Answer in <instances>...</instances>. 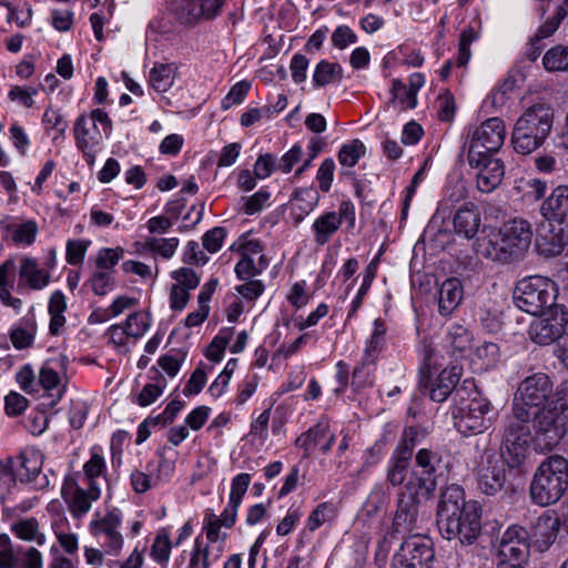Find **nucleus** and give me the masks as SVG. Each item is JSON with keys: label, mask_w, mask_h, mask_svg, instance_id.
Returning a JSON list of instances; mask_svg holds the SVG:
<instances>
[{"label": "nucleus", "mask_w": 568, "mask_h": 568, "mask_svg": "<svg viewBox=\"0 0 568 568\" xmlns=\"http://www.w3.org/2000/svg\"><path fill=\"white\" fill-rule=\"evenodd\" d=\"M481 514L480 504L467 501L460 486L453 484L440 491L436 523L445 539L473 545L481 532Z\"/></svg>", "instance_id": "1"}, {"label": "nucleus", "mask_w": 568, "mask_h": 568, "mask_svg": "<svg viewBox=\"0 0 568 568\" xmlns=\"http://www.w3.org/2000/svg\"><path fill=\"white\" fill-rule=\"evenodd\" d=\"M499 239L483 240L477 252L484 257L500 264H511L524 258L534 236L531 224L521 217H515L499 230Z\"/></svg>", "instance_id": "2"}, {"label": "nucleus", "mask_w": 568, "mask_h": 568, "mask_svg": "<svg viewBox=\"0 0 568 568\" xmlns=\"http://www.w3.org/2000/svg\"><path fill=\"white\" fill-rule=\"evenodd\" d=\"M454 403L455 427L464 436L481 434L491 426L490 400L473 383L464 382L454 393Z\"/></svg>", "instance_id": "3"}, {"label": "nucleus", "mask_w": 568, "mask_h": 568, "mask_svg": "<svg viewBox=\"0 0 568 568\" xmlns=\"http://www.w3.org/2000/svg\"><path fill=\"white\" fill-rule=\"evenodd\" d=\"M554 125V109L538 102L527 108L517 119L511 143L517 153L527 155L539 149L550 134Z\"/></svg>", "instance_id": "4"}, {"label": "nucleus", "mask_w": 568, "mask_h": 568, "mask_svg": "<svg viewBox=\"0 0 568 568\" xmlns=\"http://www.w3.org/2000/svg\"><path fill=\"white\" fill-rule=\"evenodd\" d=\"M568 490V459L561 455L546 457L537 467L529 487L534 504L547 507L559 501Z\"/></svg>", "instance_id": "5"}, {"label": "nucleus", "mask_w": 568, "mask_h": 568, "mask_svg": "<svg viewBox=\"0 0 568 568\" xmlns=\"http://www.w3.org/2000/svg\"><path fill=\"white\" fill-rule=\"evenodd\" d=\"M557 284L549 277L535 275L520 280L514 290V302L521 311L537 316L557 306Z\"/></svg>", "instance_id": "6"}, {"label": "nucleus", "mask_w": 568, "mask_h": 568, "mask_svg": "<svg viewBox=\"0 0 568 568\" xmlns=\"http://www.w3.org/2000/svg\"><path fill=\"white\" fill-rule=\"evenodd\" d=\"M565 410L564 404H549L531 415L536 440L542 448L551 449L566 435L568 417Z\"/></svg>", "instance_id": "7"}, {"label": "nucleus", "mask_w": 568, "mask_h": 568, "mask_svg": "<svg viewBox=\"0 0 568 568\" xmlns=\"http://www.w3.org/2000/svg\"><path fill=\"white\" fill-rule=\"evenodd\" d=\"M567 325L568 311L560 304L538 314L528 327V336L536 344L550 345L566 335Z\"/></svg>", "instance_id": "8"}, {"label": "nucleus", "mask_w": 568, "mask_h": 568, "mask_svg": "<svg viewBox=\"0 0 568 568\" xmlns=\"http://www.w3.org/2000/svg\"><path fill=\"white\" fill-rule=\"evenodd\" d=\"M506 126L500 118H490L478 126L470 139L468 163H478L483 154H495L503 146Z\"/></svg>", "instance_id": "9"}, {"label": "nucleus", "mask_w": 568, "mask_h": 568, "mask_svg": "<svg viewBox=\"0 0 568 568\" xmlns=\"http://www.w3.org/2000/svg\"><path fill=\"white\" fill-rule=\"evenodd\" d=\"M554 392V384L548 375L536 373L526 377L519 385L515 397L514 407H523L529 413L538 412L547 407V403Z\"/></svg>", "instance_id": "10"}, {"label": "nucleus", "mask_w": 568, "mask_h": 568, "mask_svg": "<svg viewBox=\"0 0 568 568\" xmlns=\"http://www.w3.org/2000/svg\"><path fill=\"white\" fill-rule=\"evenodd\" d=\"M433 541L423 535L408 537L395 554L392 568H432Z\"/></svg>", "instance_id": "11"}, {"label": "nucleus", "mask_w": 568, "mask_h": 568, "mask_svg": "<svg viewBox=\"0 0 568 568\" xmlns=\"http://www.w3.org/2000/svg\"><path fill=\"white\" fill-rule=\"evenodd\" d=\"M568 245V223L542 221L538 224L535 236V251L544 258L559 256Z\"/></svg>", "instance_id": "12"}, {"label": "nucleus", "mask_w": 568, "mask_h": 568, "mask_svg": "<svg viewBox=\"0 0 568 568\" xmlns=\"http://www.w3.org/2000/svg\"><path fill=\"white\" fill-rule=\"evenodd\" d=\"M506 483V464L494 450H485L477 466L478 488L488 496L499 493Z\"/></svg>", "instance_id": "13"}, {"label": "nucleus", "mask_w": 568, "mask_h": 568, "mask_svg": "<svg viewBox=\"0 0 568 568\" xmlns=\"http://www.w3.org/2000/svg\"><path fill=\"white\" fill-rule=\"evenodd\" d=\"M498 555L500 561L524 564L529 556V532L524 527L513 525L503 534Z\"/></svg>", "instance_id": "14"}, {"label": "nucleus", "mask_w": 568, "mask_h": 568, "mask_svg": "<svg viewBox=\"0 0 568 568\" xmlns=\"http://www.w3.org/2000/svg\"><path fill=\"white\" fill-rule=\"evenodd\" d=\"M224 0H182L175 8L178 19L184 24H193L201 18L217 16Z\"/></svg>", "instance_id": "15"}, {"label": "nucleus", "mask_w": 568, "mask_h": 568, "mask_svg": "<svg viewBox=\"0 0 568 568\" xmlns=\"http://www.w3.org/2000/svg\"><path fill=\"white\" fill-rule=\"evenodd\" d=\"M478 163H469L471 168L478 169L477 187L480 192L494 191L503 181L505 166L501 160L493 158V154H483Z\"/></svg>", "instance_id": "16"}, {"label": "nucleus", "mask_w": 568, "mask_h": 568, "mask_svg": "<svg viewBox=\"0 0 568 568\" xmlns=\"http://www.w3.org/2000/svg\"><path fill=\"white\" fill-rule=\"evenodd\" d=\"M560 528L559 517L550 510L542 513L530 526L529 539L538 545L540 550L547 549L555 542Z\"/></svg>", "instance_id": "17"}, {"label": "nucleus", "mask_w": 568, "mask_h": 568, "mask_svg": "<svg viewBox=\"0 0 568 568\" xmlns=\"http://www.w3.org/2000/svg\"><path fill=\"white\" fill-rule=\"evenodd\" d=\"M481 217L479 209L473 202L464 203L453 219L454 230L459 236L467 240L474 239L480 227Z\"/></svg>", "instance_id": "18"}, {"label": "nucleus", "mask_w": 568, "mask_h": 568, "mask_svg": "<svg viewBox=\"0 0 568 568\" xmlns=\"http://www.w3.org/2000/svg\"><path fill=\"white\" fill-rule=\"evenodd\" d=\"M540 213L547 221L567 222L568 214V185L555 187L551 194L542 202Z\"/></svg>", "instance_id": "19"}, {"label": "nucleus", "mask_w": 568, "mask_h": 568, "mask_svg": "<svg viewBox=\"0 0 568 568\" xmlns=\"http://www.w3.org/2000/svg\"><path fill=\"white\" fill-rule=\"evenodd\" d=\"M419 497L400 491L397 499L394 525L413 530L416 527L419 513Z\"/></svg>", "instance_id": "20"}, {"label": "nucleus", "mask_w": 568, "mask_h": 568, "mask_svg": "<svg viewBox=\"0 0 568 568\" xmlns=\"http://www.w3.org/2000/svg\"><path fill=\"white\" fill-rule=\"evenodd\" d=\"M460 379L459 368L452 366L444 368L429 387V397L432 400L442 403L459 388L457 387Z\"/></svg>", "instance_id": "21"}, {"label": "nucleus", "mask_w": 568, "mask_h": 568, "mask_svg": "<svg viewBox=\"0 0 568 568\" xmlns=\"http://www.w3.org/2000/svg\"><path fill=\"white\" fill-rule=\"evenodd\" d=\"M90 121L85 115H80L74 123V140L77 148L84 154L88 162H93L95 148L99 145V132L90 133Z\"/></svg>", "instance_id": "22"}, {"label": "nucleus", "mask_w": 568, "mask_h": 568, "mask_svg": "<svg viewBox=\"0 0 568 568\" xmlns=\"http://www.w3.org/2000/svg\"><path fill=\"white\" fill-rule=\"evenodd\" d=\"M463 298L462 283L457 277L444 281L438 291V310L440 315L448 316Z\"/></svg>", "instance_id": "23"}, {"label": "nucleus", "mask_w": 568, "mask_h": 568, "mask_svg": "<svg viewBox=\"0 0 568 568\" xmlns=\"http://www.w3.org/2000/svg\"><path fill=\"white\" fill-rule=\"evenodd\" d=\"M530 443L531 437L504 433L503 448L510 466L516 467L523 464L527 456Z\"/></svg>", "instance_id": "24"}, {"label": "nucleus", "mask_w": 568, "mask_h": 568, "mask_svg": "<svg viewBox=\"0 0 568 568\" xmlns=\"http://www.w3.org/2000/svg\"><path fill=\"white\" fill-rule=\"evenodd\" d=\"M120 523V516L114 511L109 513L102 519L92 523V526L97 528L98 531L106 535L109 539L108 547L115 552H118L123 545V538L118 531Z\"/></svg>", "instance_id": "25"}, {"label": "nucleus", "mask_w": 568, "mask_h": 568, "mask_svg": "<svg viewBox=\"0 0 568 568\" xmlns=\"http://www.w3.org/2000/svg\"><path fill=\"white\" fill-rule=\"evenodd\" d=\"M318 196L316 193L308 189L297 190L292 199L291 215L294 223L300 224L304 217L313 211Z\"/></svg>", "instance_id": "26"}, {"label": "nucleus", "mask_w": 568, "mask_h": 568, "mask_svg": "<svg viewBox=\"0 0 568 568\" xmlns=\"http://www.w3.org/2000/svg\"><path fill=\"white\" fill-rule=\"evenodd\" d=\"M532 414L523 407L513 406L511 413L505 417L504 433L531 437L529 423Z\"/></svg>", "instance_id": "27"}, {"label": "nucleus", "mask_w": 568, "mask_h": 568, "mask_svg": "<svg viewBox=\"0 0 568 568\" xmlns=\"http://www.w3.org/2000/svg\"><path fill=\"white\" fill-rule=\"evenodd\" d=\"M436 476L423 474V471L419 474L417 471H412L409 480L405 484L403 491L416 497L423 496L425 498H430L436 490Z\"/></svg>", "instance_id": "28"}, {"label": "nucleus", "mask_w": 568, "mask_h": 568, "mask_svg": "<svg viewBox=\"0 0 568 568\" xmlns=\"http://www.w3.org/2000/svg\"><path fill=\"white\" fill-rule=\"evenodd\" d=\"M341 227V217L336 212H327L315 220L313 229L315 231V242L318 245L326 244L331 236Z\"/></svg>", "instance_id": "29"}, {"label": "nucleus", "mask_w": 568, "mask_h": 568, "mask_svg": "<svg viewBox=\"0 0 568 568\" xmlns=\"http://www.w3.org/2000/svg\"><path fill=\"white\" fill-rule=\"evenodd\" d=\"M100 496V488L97 484L89 485L88 490L78 487L70 501V509L75 517H81L91 508L92 500Z\"/></svg>", "instance_id": "30"}, {"label": "nucleus", "mask_w": 568, "mask_h": 568, "mask_svg": "<svg viewBox=\"0 0 568 568\" xmlns=\"http://www.w3.org/2000/svg\"><path fill=\"white\" fill-rule=\"evenodd\" d=\"M20 277L28 282V285L33 290H41L49 283V273L44 270L38 268L37 262L33 258L24 257L20 267Z\"/></svg>", "instance_id": "31"}, {"label": "nucleus", "mask_w": 568, "mask_h": 568, "mask_svg": "<svg viewBox=\"0 0 568 568\" xmlns=\"http://www.w3.org/2000/svg\"><path fill=\"white\" fill-rule=\"evenodd\" d=\"M427 435L426 429L417 426H408L404 429L402 437L394 450L395 454L412 459L415 446Z\"/></svg>", "instance_id": "32"}, {"label": "nucleus", "mask_w": 568, "mask_h": 568, "mask_svg": "<svg viewBox=\"0 0 568 568\" xmlns=\"http://www.w3.org/2000/svg\"><path fill=\"white\" fill-rule=\"evenodd\" d=\"M412 459L393 453L386 469V480L393 487L402 486L407 477Z\"/></svg>", "instance_id": "33"}, {"label": "nucleus", "mask_w": 568, "mask_h": 568, "mask_svg": "<svg viewBox=\"0 0 568 568\" xmlns=\"http://www.w3.org/2000/svg\"><path fill=\"white\" fill-rule=\"evenodd\" d=\"M542 65L549 72L568 71V47L558 44L547 50Z\"/></svg>", "instance_id": "34"}, {"label": "nucleus", "mask_w": 568, "mask_h": 568, "mask_svg": "<svg viewBox=\"0 0 568 568\" xmlns=\"http://www.w3.org/2000/svg\"><path fill=\"white\" fill-rule=\"evenodd\" d=\"M140 245V252H152L158 253L164 258H170L173 256L178 245L179 240L176 237L171 239H158V237H149L144 241V243H136Z\"/></svg>", "instance_id": "35"}, {"label": "nucleus", "mask_w": 568, "mask_h": 568, "mask_svg": "<svg viewBox=\"0 0 568 568\" xmlns=\"http://www.w3.org/2000/svg\"><path fill=\"white\" fill-rule=\"evenodd\" d=\"M343 70L338 63H331L325 60L321 61L313 75L314 84L317 87H324L334 80L342 79Z\"/></svg>", "instance_id": "36"}, {"label": "nucleus", "mask_w": 568, "mask_h": 568, "mask_svg": "<svg viewBox=\"0 0 568 568\" xmlns=\"http://www.w3.org/2000/svg\"><path fill=\"white\" fill-rule=\"evenodd\" d=\"M328 424L326 422H318L314 427L303 433L295 440L297 447L303 448L308 454L316 444L326 436Z\"/></svg>", "instance_id": "37"}, {"label": "nucleus", "mask_w": 568, "mask_h": 568, "mask_svg": "<svg viewBox=\"0 0 568 568\" xmlns=\"http://www.w3.org/2000/svg\"><path fill=\"white\" fill-rule=\"evenodd\" d=\"M442 463V455L429 448H420L415 455V464L423 474L436 476Z\"/></svg>", "instance_id": "38"}, {"label": "nucleus", "mask_w": 568, "mask_h": 568, "mask_svg": "<svg viewBox=\"0 0 568 568\" xmlns=\"http://www.w3.org/2000/svg\"><path fill=\"white\" fill-rule=\"evenodd\" d=\"M39 525L34 518L21 519L12 525L14 534L24 540H36L39 545L44 542V535L39 532Z\"/></svg>", "instance_id": "39"}, {"label": "nucleus", "mask_w": 568, "mask_h": 568, "mask_svg": "<svg viewBox=\"0 0 568 568\" xmlns=\"http://www.w3.org/2000/svg\"><path fill=\"white\" fill-rule=\"evenodd\" d=\"M366 148L359 140H353L348 144H344L338 152V161L344 166H354L358 160L365 154Z\"/></svg>", "instance_id": "40"}, {"label": "nucleus", "mask_w": 568, "mask_h": 568, "mask_svg": "<svg viewBox=\"0 0 568 568\" xmlns=\"http://www.w3.org/2000/svg\"><path fill=\"white\" fill-rule=\"evenodd\" d=\"M172 70L169 64H155L150 71V83L158 92H165L172 84Z\"/></svg>", "instance_id": "41"}, {"label": "nucleus", "mask_w": 568, "mask_h": 568, "mask_svg": "<svg viewBox=\"0 0 568 568\" xmlns=\"http://www.w3.org/2000/svg\"><path fill=\"white\" fill-rule=\"evenodd\" d=\"M8 229L12 231V241L18 244H32L38 233V226L34 221H26L17 225L12 224Z\"/></svg>", "instance_id": "42"}, {"label": "nucleus", "mask_w": 568, "mask_h": 568, "mask_svg": "<svg viewBox=\"0 0 568 568\" xmlns=\"http://www.w3.org/2000/svg\"><path fill=\"white\" fill-rule=\"evenodd\" d=\"M386 325L384 321L377 318L374 321V331L365 348V357L374 359L382 349L385 342Z\"/></svg>", "instance_id": "43"}, {"label": "nucleus", "mask_w": 568, "mask_h": 568, "mask_svg": "<svg viewBox=\"0 0 568 568\" xmlns=\"http://www.w3.org/2000/svg\"><path fill=\"white\" fill-rule=\"evenodd\" d=\"M233 336V328L222 329L219 335H216L206 351V357L213 362H220L224 354L225 347L229 344Z\"/></svg>", "instance_id": "44"}, {"label": "nucleus", "mask_w": 568, "mask_h": 568, "mask_svg": "<svg viewBox=\"0 0 568 568\" xmlns=\"http://www.w3.org/2000/svg\"><path fill=\"white\" fill-rule=\"evenodd\" d=\"M335 515L334 505L331 503H322L320 504L310 515L308 517V529L311 531L316 530L324 523L332 520Z\"/></svg>", "instance_id": "45"}, {"label": "nucleus", "mask_w": 568, "mask_h": 568, "mask_svg": "<svg viewBox=\"0 0 568 568\" xmlns=\"http://www.w3.org/2000/svg\"><path fill=\"white\" fill-rule=\"evenodd\" d=\"M567 13L568 0L565 1V6L558 7L556 13L539 27L537 31V39H545L550 37L558 29L560 21L566 17Z\"/></svg>", "instance_id": "46"}, {"label": "nucleus", "mask_w": 568, "mask_h": 568, "mask_svg": "<svg viewBox=\"0 0 568 568\" xmlns=\"http://www.w3.org/2000/svg\"><path fill=\"white\" fill-rule=\"evenodd\" d=\"M375 275H376V266L371 263L367 265L366 270H365V275H364V278H363V283L358 290V293L356 295V297L353 300L352 302V308L348 313V317L353 316L356 311L361 307L362 305V302H363V297L366 295V293L368 292L374 278H375Z\"/></svg>", "instance_id": "47"}, {"label": "nucleus", "mask_w": 568, "mask_h": 568, "mask_svg": "<svg viewBox=\"0 0 568 568\" xmlns=\"http://www.w3.org/2000/svg\"><path fill=\"white\" fill-rule=\"evenodd\" d=\"M124 250L122 247L116 248H102L99 251L95 265L101 271L112 270L122 257Z\"/></svg>", "instance_id": "48"}, {"label": "nucleus", "mask_w": 568, "mask_h": 568, "mask_svg": "<svg viewBox=\"0 0 568 568\" xmlns=\"http://www.w3.org/2000/svg\"><path fill=\"white\" fill-rule=\"evenodd\" d=\"M171 552L170 536L165 530H162L156 536L152 547L151 555L159 562H164L169 559Z\"/></svg>", "instance_id": "49"}, {"label": "nucleus", "mask_w": 568, "mask_h": 568, "mask_svg": "<svg viewBox=\"0 0 568 568\" xmlns=\"http://www.w3.org/2000/svg\"><path fill=\"white\" fill-rule=\"evenodd\" d=\"M251 483V476L246 473L235 476L232 480V487L230 493V501L234 506H240L242 497L246 493Z\"/></svg>", "instance_id": "50"}, {"label": "nucleus", "mask_w": 568, "mask_h": 568, "mask_svg": "<svg viewBox=\"0 0 568 568\" xmlns=\"http://www.w3.org/2000/svg\"><path fill=\"white\" fill-rule=\"evenodd\" d=\"M165 384L166 381L164 377H161V382L156 384H146L138 396V404L144 407L154 403L156 398L162 394Z\"/></svg>", "instance_id": "51"}, {"label": "nucleus", "mask_w": 568, "mask_h": 568, "mask_svg": "<svg viewBox=\"0 0 568 568\" xmlns=\"http://www.w3.org/2000/svg\"><path fill=\"white\" fill-rule=\"evenodd\" d=\"M17 468L21 481H33L40 473L36 462L28 459L23 454L17 458Z\"/></svg>", "instance_id": "52"}, {"label": "nucleus", "mask_w": 568, "mask_h": 568, "mask_svg": "<svg viewBox=\"0 0 568 568\" xmlns=\"http://www.w3.org/2000/svg\"><path fill=\"white\" fill-rule=\"evenodd\" d=\"M124 327L129 336L140 338L149 328V323L145 321L144 315L135 312L128 316Z\"/></svg>", "instance_id": "53"}, {"label": "nucleus", "mask_w": 568, "mask_h": 568, "mask_svg": "<svg viewBox=\"0 0 568 568\" xmlns=\"http://www.w3.org/2000/svg\"><path fill=\"white\" fill-rule=\"evenodd\" d=\"M104 470V459L97 453H93L91 458L83 466V473L89 480V485L95 484V478L101 476Z\"/></svg>", "instance_id": "54"}, {"label": "nucleus", "mask_w": 568, "mask_h": 568, "mask_svg": "<svg viewBox=\"0 0 568 568\" xmlns=\"http://www.w3.org/2000/svg\"><path fill=\"white\" fill-rule=\"evenodd\" d=\"M251 88L250 82L241 81L234 84L222 101L223 109H230L233 104L241 103Z\"/></svg>", "instance_id": "55"}, {"label": "nucleus", "mask_w": 568, "mask_h": 568, "mask_svg": "<svg viewBox=\"0 0 568 568\" xmlns=\"http://www.w3.org/2000/svg\"><path fill=\"white\" fill-rule=\"evenodd\" d=\"M90 242L80 240H70L67 243V261L71 265L82 263Z\"/></svg>", "instance_id": "56"}, {"label": "nucleus", "mask_w": 568, "mask_h": 568, "mask_svg": "<svg viewBox=\"0 0 568 568\" xmlns=\"http://www.w3.org/2000/svg\"><path fill=\"white\" fill-rule=\"evenodd\" d=\"M226 236V230L222 226L213 227L207 231L202 239L203 246L210 252H217L223 243L224 237Z\"/></svg>", "instance_id": "57"}, {"label": "nucleus", "mask_w": 568, "mask_h": 568, "mask_svg": "<svg viewBox=\"0 0 568 568\" xmlns=\"http://www.w3.org/2000/svg\"><path fill=\"white\" fill-rule=\"evenodd\" d=\"M277 169L275 156L271 153L262 154L257 158L254 164V175L257 179H265Z\"/></svg>", "instance_id": "58"}, {"label": "nucleus", "mask_w": 568, "mask_h": 568, "mask_svg": "<svg viewBox=\"0 0 568 568\" xmlns=\"http://www.w3.org/2000/svg\"><path fill=\"white\" fill-rule=\"evenodd\" d=\"M185 356L186 352H179L176 356L165 354L159 358L158 364L170 377H174L180 371Z\"/></svg>", "instance_id": "59"}, {"label": "nucleus", "mask_w": 568, "mask_h": 568, "mask_svg": "<svg viewBox=\"0 0 568 568\" xmlns=\"http://www.w3.org/2000/svg\"><path fill=\"white\" fill-rule=\"evenodd\" d=\"M335 163L332 159H325L316 174L322 192H328L333 182Z\"/></svg>", "instance_id": "60"}, {"label": "nucleus", "mask_w": 568, "mask_h": 568, "mask_svg": "<svg viewBox=\"0 0 568 568\" xmlns=\"http://www.w3.org/2000/svg\"><path fill=\"white\" fill-rule=\"evenodd\" d=\"M18 478L17 459L8 458L0 462V483H3L8 488L16 485Z\"/></svg>", "instance_id": "61"}, {"label": "nucleus", "mask_w": 568, "mask_h": 568, "mask_svg": "<svg viewBox=\"0 0 568 568\" xmlns=\"http://www.w3.org/2000/svg\"><path fill=\"white\" fill-rule=\"evenodd\" d=\"M303 151L302 146L295 144L278 161L277 169L283 173H290L293 166L301 161Z\"/></svg>", "instance_id": "62"}, {"label": "nucleus", "mask_w": 568, "mask_h": 568, "mask_svg": "<svg viewBox=\"0 0 568 568\" xmlns=\"http://www.w3.org/2000/svg\"><path fill=\"white\" fill-rule=\"evenodd\" d=\"M27 406V398L18 393L11 392L4 398L6 412L10 416H17L22 414Z\"/></svg>", "instance_id": "63"}, {"label": "nucleus", "mask_w": 568, "mask_h": 568, "mask_svg": "<svg viewBox=\"0 0 568 568\" xmlns=\"http://www.w3.org/2000/svg\"><path fill=\"white\" fill-rule=\"evenodd\" d=\"M206 383V374L203 368L197 367L190 376L183 394L185 396H192L199 394Z\"/></svg>", "instance_id": "64"}]
</instances>
